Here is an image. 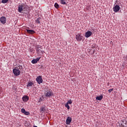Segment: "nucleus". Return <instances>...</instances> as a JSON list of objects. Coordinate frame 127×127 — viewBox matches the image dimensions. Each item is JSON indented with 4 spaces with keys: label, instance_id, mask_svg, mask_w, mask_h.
<instances>
[{
    "label": "nucleus",
    "instance_id": "1",
    "mask_svg": "<svg viewBox=\"0 0 127 127\" xmlns=\"http://www.w3.org/2000/svg\"><path fill=\"white\" fill-rule=\"evenodd\" d=\"M41 49H42V46L39 45L36 46V50L37 54L39 55L41 53H42V54H44V53H45V52H44V51L41 50Z\"/></svg>",
    "mask_w": 127,
    "mask_h": 127
},
{
    "label": "nucleus",
    "instance_id": "2",
    "mask_svg": "<svg viewBox=\"0 0 127 127\" xmlns=\"http://www.w3.org/2000/svg\"><path fill=\"white\" fill-rule=\"evenodd\" d=\"M45 97L50 98V97H52V96H53V93H52V91L50 90H47L45 92Z\"/></svg>",
    "mask_w": 127,
    "mask_h": 127
},
{
    "label": "nucleus",
    "instance_id": "3",
    "mask_svg": "<svg viewBox=\"0 0 127 127\" xmlns=\"http://www.w3.org/2000/svg\"><path fill=\"white\" fill-rule=\"evenodd\" d=\"M13 73L15 76H19V75H20V70H19L18 68L15 67L13 69Z\"/></svg>",
    "mask_w": 127,
    "mask_h": 127
},
{
    "label": "nucleus",
    "instance_id": "4",
    "mask_svg": "<svg viewBox=\"0 0 127 127\" xmlns=\"http://www.w3.org/2000/svg\"><path fill=\"white\" fill-rule=\"evenodd\" d=\"M36 81L38 84H41L43 82V79H42V76L41 75H39L36 78Z\"/></svg>",
    "mask_w": 127,
    "mask_h": 127
},
{
    "label": "nucleus",
    "instance_id": "5",
    "mask_svg": "<svg viewBox=\"0 0 127 127\" xmlns=\"http://www.w3.org/2000/svg\"><path fill=\"white\" fill-rule=\"evenodd\" d=\"M25 4L23 3L21 4L20 5H18V11L19 12H21L22 10H23V7L25 6Z\"/></svg>",
    "mask_w": 127,
    "mask_h": 127
},
{
    "label": "nucleus",
    "instance_id": "6",
    "mask_svg": "<svg viewBox=\"0 0 127 127\" xmlns=\"http://www.w3.org/2000/svg\"><path fill=\"white\" fill-rule=\"evenodd\" d=\"M75 38L77 41H81V40L83 39V36H82V35H81V34H77V35H76Z\"/></svg>",
    "mask_w": 127,
    "mask_h": 127
},
{
    "label": "nucleus",
    "instance_id": "7",
    "mask_svg": "<svg viewBox=\"0 0 127 127\" xmlns=\"http://www.w3.org/2000/svg\"><path fill=\"white\" fill-rule=\"evenodd\" d=\"M120 6L119 5H116L115 7H113V11L114 12H118L120 9Z\"/></svg>",
    "mask_w": 127,
    "mask_h": 127
},
{
    "label": "nucleus",
    "instance_id": "8",
    "mask_svg": "<svg viewBox=\"0 0 127 127\" xmlns=\"http://www.w3.org/2000/svg\"><path fill=\"white\" fill-rule=\"evenodd\" d=\"M0 21L2 24L6 23V18L4 16H2L0 18Z\"/></svg>",
    "mask_w": 127,
    "mask_h": 127
},
{
    "label": "nucleus",
    "instance_id": "9",
    "mask_svg": "<svg viewBox=\"0 0 127 127\" xmlns=\"http://www.w3.org/2000/svg\"><path fill=\"white\" fill-rule=\"evenodd\" d=\"M92 32L88 31L85 33V36L86 37V38H88V37H90V36L92 35Z\"/></svg>",
    "mask_w": 127,
    "mask_h": 127
},
{
    "label": "nucleus",
    "instance_id": "10",
    "mask_svg": "<svg viewBox=\"0 0 127 127\" xmlns=\"http://www.w3.org/2000/svg\"><path fill=\"white\" fill-rule=\"evenodd\" d=\"M41 58L40 57L39 58H37L36 59H33L31 63H32V64H36V63H37V62H38V61H39V60H40V59Z\"/></svg>",
    "mask_w": 127,
    "mask_h": 127
},
{
    "label": "nucleus",
    "instance_id": "11",
    "mask_svg": "<svg viewBox=\"0 0 127 127\" xmlns=\"http://www.w3.org/2000/svg\"><path fill=\"white\" fill-rule=\"evenodd\" d=\"M72 122V118L70 117H67L66 120V125H69Z\"/></svg>",
    "mask_w": 127,
    "mask_h": 127
},
{
    "label": "nucleus",
    "instance_id": "12",
    "mask_svg": "<svg viewBox=\"0 0 127 127\" xmlns=\"http://www.w3.org/2000/svg\"><path fill=\"white\" fill-rule=\"evenodd\" d=\"M23 102H27L29 100V97L27 95H25L22 97Z\"/></svg>",
    "mask_w": 127,
    "mask_h": 127
},
{
    "label": "nucleus",
    "instance_id": "13",
    "mask_svg": "<svg viewBox=\"0 0 127 127\" xmlns=\"http://www.w3.org/2000/svg\"><path fill=\"white\" fill-rule=\"evenodd\" d=\"M126 126L127 125V121H126V120H124V121H122V123L121 124L122 127H127V126H126Z\"/></svg>",
    "mask_w": 127,
    "mask_h": 127
},
{
    "label": "nucleus",
    "instance_id": "14",
    "mask_svg": "<svg viewBox=\"0 0 127 127\" xmlns=\"http://www.w3.org/2000/svg\"><path fill=\"white\" fill-rule=\"evenodd\" d=\"M26 31L27 33H29V34H34V33H35V31H34L33 30L27 29Z\"/></svg>",
    "mask_w": 127,
    "mask_h": 127
},
{
    "label": "nucleus",
    "instance_id": "15",
    "mask_svg": "<svg viewBox=\"0 0 127 127\" xmlns=\"http://www.w3.org/2000/svg\"><path fill=\"white\" fill-rule=\"evenodd\" d=\"M45 110H46V108L44 106H42L41 109H40V112L41 113H42V114H43V113L45 112Z\"/></svg>",
    "mask_w": 127,
    "mask_h": 127
},
{
    "label": "nucleus",
    "instance_id": "16",
    "mask_svg": "<svg viewBox=\"0 0 127 127\" xmlns=\"http://www.w3.org/2000/svg\"><path fill=\"white\" fill-rule=\"evenodd\" d=\"M103 99V96L101 95L100 96H97L96 97V100L98 101H101Z\"/></svg>",
    "mask_w": 127,
    "mask_h": 127
},
{
    "label": "nucleus",
    "instance_id": "17",
    "mask_svg": "<svg viewBox=\"0 0 127 127\" xmlns=\"http://www.w3.org/2000/svg\"><path fill=\"white\" fill-rule=\"evenodd\" d=\"M43 101H44V98L43 97V96H42L40 98L39 102L40 103V102H43Z\"/></svg>",
    "mask_w": 127,
    "mask_h": 127
},
{
    "label": "nucleus",
    "instance_id": "18",
    "mask_svg": "<svg viewBox=\"0 0 127 127\" xmlns=\"http://www.w3.org/2000/svg\"><path fill=\"white\" fill-rule=\"evenodd\" d=\"M33 85L32 82H28V84L27 85V87H31Z\"/></svg>",
    "mask_w": 127,
    "mask_h": 127
},
{
    "label": "nucleus",
    "instance_id": "19",
    "mask_svg": "<svg viewBox=\"0 0 127 127\" xmlns=\"http://www.w3.org/2000/svg\"><path fill=\"white\" fill-rule=\"evenodd\" d=\"M65 107L67 108V110H70V106H69V104H68V103L65 104Z\"/></svg>",
    "mask_w": 127,
    "mask_h": 127
},
{
    "label": "nucleus",
    "instance_id": "20",
    "mask_svg": "<svg viewBox=\"0 0 127 127\" xmlns=\"http://www.w3.org/2000/svg\"><path fill=\"white\" fill-rule=\"evenodd\" d=\"M16 68L18 69V70H19L20 71V70H21V69H22V66L21 65H19L18 67H16Z\"/></svg>",
    "mask_w": 127,
    "mask_h": 127
},
{
    "label": "nucleus",
    "instance_id": "21",
    "mask_svg": "<svg viewBox=\"0 0 127 127\" xmlns=\"http://www.w3.org/2000/svg\"><path fill=\"white\" fill-rule=\"evenodd\" d=\"M8 1V0H2L1 2L2 3H6Z\"/></svg>",
    "mask_w": 127,
    "mask_h": 127
},
{
    "label": "nucleus",
    "instance_id": "22",
    "mask_svg": "<svg viewBox=\"0 0 127 127\" xmlns=\"http://www.w3.org/2000/svg\"><path fill=\"white\" fill-rule=\"evenodd\" d=\"M55 7H56V8H59V5L58 4V3H55Z\"/></svg>",
    "mask_w": 127,
    "mask_h": 127
},
{
    "label": "nucleus",
    "instance_id": "23",
    "mask_svg": "<svg viewBox=\"0 0 127 127\" xmlns=\"http://www.w3.org/2000/svg\"><path fill=\"white\" fill-rule=\"evenodd\" d=\"M61 3H62V4H65L66 2H65L64 0H61Z\"/></svg>",
    "mask_w": 127,
    "mask_h": 127
},
{
    "label": "nucleus",
    "instance_id": "24",
    "mask_svg": "<svg viewBox=\"0 0 127 127\" xmlns=\"http://www.w3.org/2000/svg\"><path fill=\"white\" fill-rule=\"evenodd\" d=\"M66 104H69L70 105H71V104H72V100H68L67 101V102L66 103Z\"/></svg>",
    "mask_w": 127,
    "mask_h": 127
},
{
    "label": "nucleus",
    "instance_id": "25",
    "mask_svg": "<svg viewBox=\"0 0 127 127\" xmlns=\"http://www.w3.org/2000/svg\"><path fill=\"white\" fill-rule=\"evenodd\" d=\"M24 114L26 116H28L29 115V112L25 111Z\"/></svg>",
    "mask_w": 127,
    "mask_h": 127
},
{
    "label": "nucleus",
    "instance_id": "26",
    "mask_svg": "<svg viewBox=\"0 0 127 127\" xmlns=\"http://www.w3.org/2000/svg\"><path fill=\"white\" fill-rule=\"evenodd\" d=\"M21 111L22 112V113L23 114H24V113H25V109L22 108V109H21Z\"/></svg>",
    "mask_w": 127,
    "mask_h": 127
},
{
    "label": "nucleus",
    "instance_id": "27",
    "mask_svg": "<svg viewBox=\"0 0 127 127\" xmlns=\"http://www.w3.org/2000/svg\"><path fill=\"white\" fill-rule=\"evenodd\" d=\"M114 89H110L108 90L109 93H112L113 92Z\"/></svg>",
    "mask_w": 127,
    "mask_h": 127
},
{
    "label": "nucleus",
    "instance_id": "28",
    "mask_svg": "<svg viewBox=\"0 0 127 127\" xmlns=\"http://www.w3.org/2000/svg\"><path fill=\"white\" fill-rule=\"evenodd\" d=\"M36 22L37 23H40V21L39 20V18H37L36 20Z\"/></svg>",
    "mask_w": 127,
    "mask_h": 127
},
{
    "label": "nucleus",
    "instance_id": "29",
    "mask_svg": "<svg viewBox=\"0 0 127 127\" xmlns=\"http://www.w3.org/2000/svg\"><path fill=\"white\" fill-rule=\"evenodd\" d=\"M33 127H37V126H34Z\"/></svg>",
    "mask_w": 127,
    "mask_h": 127
},
{
    "label": "nucleus",
    "instance_id": "30",
    "mask_svg": "<svg viewBox=\"0 0 127 127\" xmlns=\"http://www.w3.org/2000/svg\"><path fill=\"white\" fill-rule=\"evenodd\" d=\"M0 93H1V91H0Z\"/></svg>",
    "mask_w": 127,
    "mask_h": 127
}]
</instances>
